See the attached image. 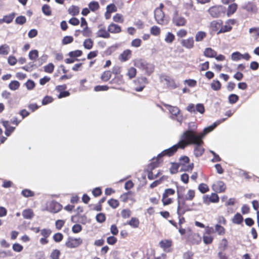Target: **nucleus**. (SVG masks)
<instances>
[{
    "label": "nucleus",
    "mask_w": 259,
    "mask_h": 259,
    "mask_svg": "<svg viewBox=\"0 0 259 259\" xmlns=\"http://www.w3.org/2000/svg\"><path fill=\"white\" fill-rule=\"evenodd\" d=\"M166 108L169 111V113L175 116H177L179 114L180 110L178 107L176 106H172L168 104H163Z\"/></svg>",
    "instance_id": "6ab92c4d"
},
{
    "label": "nucleus",
    "mask_w": 259,
    "mask_h": 259,
    "mask_svg": "<svg viewBox=\"0 0 259 259\" xmlns=\"http://www.w3.org/2000/svg\"><path fill=\"white\" fill-rule=\"evenodd\" d=\"M188 34L187 30L185 29H181L177 32V35L179 38H183L185 37Z\"/></svg>",
    "instance_id": "052dcab7"
},
{
    "label": "nucleus",
    "mask_w": 259,
    "mask_h": 259,
    "mask_svg": "<svg viewBox=\"0 0 259 259\" xmlns=\"http://www.w3.org/2000/svg\"><path fill=\"white\" fill-rule=\"evenodd\" d=\"M203 140L200 132L194 130H187L185 131L180 136L179 144L180 149H184L189 145L198 144Z\"/></svg>",
    "instance_id": "f257e3e1"
},
{
    "label": "nucleus",
    "mask_w": 259,
    "mask_h": 259,
    "mask_svg": "<svg viewBox=\"0 0 259 259\" xmlns=\"http://www.w3.org/2000/svg\"><path fill=\"white\" fill-rule=\"evenodd\" d=\"M236 22V21L235 19H228L225 22V25H224L223 23L222 24L221 29L219 31H218L217 34L226 33L231 31L232 29V25H234Z\"/></svg>",
    "instance_id": "39448f33"
},
{
    "label": "nucleus",
    "mask_w": 259,
    "mask_h": 259,
    "mask_svg": "<svg viewBox=\"0 0 259 259\" xmlns=\"http://www.w3.org/2000/svg\"><path fill=\"white\" fill-rule=\"evenodd\" d=\"M97 35L98 37L104 38H108L110 36L108 31H107L105 28H100L97 32Z\"/></svg>",
    "instance_id": "b1692460"
},
{
    "label": "nucleus",
    "mask_w": 259,
    "mask_h": 259,
    "mask_svg": "<svg viewBox=\"0 0 259 259\" xmlns=\"http://www.w3.org/2000/svg\"><path fill=\"white\" fill-rule=\"evenodd\" d=\"M146 62L142 59H138L135 61V65L140 69H144L146 66Z\"/></svg>",
    "instance_id": "ea45409f"
},
{
    "label": "nucleus",
    "mask_w": 259,
    "mask_h": 259,
    "mask_svg": "<svg viewBox=\"0 0 259 259\" xmlns=\"http://www.w3.org/2000/svg\"><path fill=\"white\" fill-rule=\"evenodd\" d=\"M175 193L174 189L171 188H168L165 190L163 195L164 197H168L169 196L174 195Z\"/></svg>",
    "instance_id": "bf43d9fd"
},
{
    "label": "nucleus",
    "mask_w": 259,
    "mask_h": 259,
    "mask_svg": "<svg viewBox=\"0 0 259 259\" xmlns=\"http://www.w3.org/2000/svg\"><path fill=\"white\" fill-rule=\"evenodd\" d=\"M179 142L176 145L172 146L170 148L163 151V156H171L174 155L177 151L178 149H180V146Z\"/></svg>",
    "instance_id": "9b49d317"
},
{
    "label": "nucleus",
    "mask_w": 259,
    "mask_h": 259,
    "mask_svg": "<svg viewBox=\"0 0 259 259\" xmlns=\"http://www.w3.org/2000/svg\"><path fill=\"white\" fill-rule=\"evenodd\" d=\"M173 23L177 26H184L187 23V20L184 17L176 16L173 19Z\"/></svg>",
    "instance_id": "2eb2a0df"
},
{
    "label": "nucleus",
    "mask_w": 259,
    "mask_h": 259,
    "mask_svg": "<svg viewBox=\"0 0 259 259\" xmlns=\"http://www.w3.org/2000/svg\"><path fill=\"white\" fill-rule=\"evenodd\" d=\"M162 156V153H160L158 155V157L156 158H153L152 162L148 166V178L149 179H153L154 177H156L158 174V172L156 171H153L155 167H157L158 165V160Z\"/></svg>",
    "instance_id": "7ed1b4c3"
},
{
    "label": "nucleus",
    "mask_w": 259,
    "mask_h": 259,
    "mask_svg": "<svg viewBox=\"0 0 259 259\" xmlns=\"http://www.w3.org/2000/svg\"><path fill=\"white\" fill-rule=\"evenodd\" d=\"M212 187L214 191L218 193L224 192L226 189L225 184L222 181L215 182L212 185Z\"/></svg>",
    "instance_id": "f8f14e48"
},
{
    "label": "nucleus",
    "mask_w": 259,
    "mask_h": 259,
    "mask_svg": "<svg viewBox=\"0 0 259 259\" xmlns=\"http://www.w3.org/2000/svg\"><path fill=\"white\" fill-rule=\"evenodd\" d=\"M54 68L55 66L54 64L52 63H50L44 67V71L46 72L51 73L53 72Z\"/></svg>",
    "instance_id": "3c124183"
},
{
    "label": "nucleus",
    "mask_w": 259,
    "mask_h": 259,
    "mask_svg": "<svg viewBox=\"0 0 259 259\" xmlns=\"http://www.w3.org/2000/svg\"><path fill=\"white\" fill-rule=\"evenodd\" d=\"M121 215L124 219H127L131 215V211L128 209H124L121 211Z\"/></svg>",
    "instance_id": "13d9d810"
},
{
    "label": "nucleus",
    "mask_w": 259,
    "mask_h": 259,
    "mask_svg": "<svg viewBox=\"0 0 259 259\" xmlns=\"http://www.w3.org/2000/svg\"><path fill=\"white\" fill-rule=\"evenodd\" d=\"M213 233H214V230L213 228L207 226L205 228V231L203 235H211Z\"/></svg>",
    "instance_id": "4d7b16f0"
},
{
    "label": "nucleus",
    "mask_w": 259,
    "mask_h": 259,
    "mask_svg": "<svg viewBox=\"0 0 259 259\" xmlns=\"http://www.w3.org/2000/svg\"><path fill=\"white\" fill-rule=\"evenodd\" d=\"M108 31L111 33H118L121 31V27L116 24L111 23L108 27Z\"/></svg>",
    "instance_id": "412c9836"
},
{
    "label": "nucleus",
    "mask_w": 259,
    "mask_h": 259,
    "mask_svg": "<svg viewBox=\"0 0 259 259\" xmlns=\"http://www.w3.org/2000/svg\"><path fill=\"white\" fill-rule=\"evenodd\" d=\"M229 103L233 104L236 103L239 100V97L236 94H231L229 96Z\"/></svg>",
    "instance_id": "5fc2aeb1"
},
{
    "label": "nucleus",
    "mask_w": 259,
    "mask_h": 259,
    "mask_svg": "<svg viewBox=\"0 0 259 259\" xmlns=\"http://www.w3.org/2000/svg\"><path fill=\"white\" fill-rule=\"evenodd\" d=\"M214 232H217L219 235L222 236L226 233L225 228L220 224L214 226Z\"/></svg>",
    "instance_id": "c85d7f7f"
},
{
    "label": "nucleus",
    "mask_w": 259,
    "mask_h": 259,
    "mask_svg": "<svg viewBox=\"0 0 259 259\" xmlns=\"http://www.w3.org/2000/svg\"><path fill=\"white\" fill-rule=\"evenodd\" d=\"M82 52L81 51L76 50L74 51H72V52H69L68 55L70 57L73 58V57H77L80 56L82 55Z\"/></svg>",
    "instance_id": "338daca9"
},
{
    "label": "nucleus",
    "mask_w": 259,
    "mask_h": 259,
    "mask_svg": "<svg viewBox=\"0 0 259 259\" xmlns=\"http://www.w3.org/2000/svg\"><path fill=\"white\" fill-rule=\"evenodd\" d=\"M15 17V13H13L7 15H5L2 19L3 23L9 24L12 22Z\"/></svg>",
    "instance_id": "2f4dec72"
},
{
    "label": "nucleus",
    "mask_w": 259,
    "mask_h": 259,
    "mask_svg": "<svg viewBox=\"0 0 259 259\" xmlns=\"http://www.w3.org/2000/svg\"><path fill=\"white\" fill-rule=\"evenodd\" d=\"M219 197L217 193H212L210 195H206L203 196V201L205 204L218 203L219 202Z\"/></svg>",
    "instance_id": "0eeeda50"
},
{
    "label": "nucleus",
    "mask_w": 259,
    "mask_h": 259,
    "mask_svg": "<svg viewBox=\"0 0 259 259\" xmlns=\"http://www.w3.org/2000/svg\"><path fill=\"white\" fill-rule=\"evenodd\" d=\"M202 238L198 233H194L192 235V242L193 244H198L201 241Z\"/></svg>",
    "instance_id": "a19ab883"
},
{
    "label": "nucleus",
    "mask_w": 259,
    "mask_h": 259,
    "mask_svg": "<svg viewBox=\"0 0 259 259\" xmlns=\"http://www.w3.org/2000/svg\"><path fill=\"white\" fill-rule=\"evenodd\" d=\"M203 140L201 141L198 144L194 145V154L196 157L202 156L204 153V148L203 147Z\"/></svg>",
    "instance_id": "9d476101"
},
{
    "label": "nucleus",
    "mask_w": 259,
    "mask_h": 259,
    "mask_svg": "<svg viewBox=\"0 0 259 259\" xmlns=\"http://www.w3.org/2000/svg\"><path fill=\"white\" fill-rule=\"evenodd\" d=\"M232 221L233 224L240 225L243 221V218L240 213L237 212L232 218Z\"/></svg>",
    "instance_id": "393cba45"
},
{
    "label": "nucleus",
    "mask_w": 259,
    "mask_h": 259,
    "mask_svg": "<svg viewBox=\"0 0 259 259\" xmlns=\"http://www.w3.org/2000/svg\"><path fill=\"white\" fill-rule=\"evenodd\" d=\"M222 24H223V21L222 20H214L212 21L210 24V28L213 32H217V33L221 29Z\"/></svg>",
    "instance_id": "4468645a"
},
{
    "label": "nucleus",
    "mask_w": 259,
    "mask_h": 259,
    "mask_svg": "<svg viewBox=\"0 0 259 259\" xmlns=\"http://www.w3.org/2000/svg\"><path fill=\"white\" fill-rule=\"evenodd\" d=\"M38 56V52L37 50H34L31 51L29 53V58L31 60H35Z\"/></svg>",
    "instance_id": "864d4df0"
},
{
    "label": "nucleus",
    "mask_w": 259,
    "mask_h": 259,
    "mask_svg": "<svg viewBox=\"0 0 259 259\" xmlns=\"http://www.w3.org/2000/svg\"><path fill=\"white\" fill-rule=\"evenodd\" d=\"M172 241L170 239H165L163 240V250L167 252H169L172 250Z\"/></svg>",
    "instance_id": "f3484780"
},
{
    "label": "nucleus",
    "mask_w": 259,
    "mask_h": 259,
    "mask_svg": "<svg viewBox=\"0 0 259 259\" xmlns=\"http://www.w3.org/2000/svg\"><path fill=\"white\" fill-rule=\"evenodd\" d=\"M175 39V36L171 32H168L164 38L165 41L169 44H171Z\"/></svg>",
    "instance_id": "de8ad7c7"
},
{
    "label": "nucleus",
    "mask_w": 259,
    "mask_h": 259,
    "mask_svg": "<svg viewBox=\"0 0 259 259\" xmlns=\"http://www.w3.org/2000/svg\"><path fill=\"white\" fill-rule=\"evenodd\" d=\"M136 69L134 67H131L127 71V75L130 79L134 77L136 74Z\"/></svg>",
    "instance_id": "0e129e2a"
},
{
    "label": "nucleus",
    "mask_w": 259,
    "mask_h": 259,
    "mask_svg": "<svg viewBox=\"0 0 259 259\" xmlns=\"http://www.w3.org/2000/svg\"><path fill=\"white\" fill-rule=\"evenodd\" d=\"M207 36L205 32L202 31H198L195 35L196 41H202Z\"/></svg>",
    "instance_id": "c756f323"
},
{
    "label": "nucleus",
    "mask_w": 259,
    "mask_h": 259,
    "mask_svg": "<svg viewBox=\"0 0 259 259\" xmlns=\"http://www.w3.org/2000/svg\"><path fill=\"white\" fill-rule=\"evenodd\" d=\"M151 34L157 36L160 34L161 30L159 27L156 26H152L150 29Z\"/></svg>",
    "instance_id": "09e8293b"
},
{
    "label": "nucleus",
    "mask_w": 259,
    "mask_h": 259,
    "mask_svg": "<svg viewBox=\"0 0 259 259\" xmlns=\"http://www.w3.org/2000/svg\"><path fill=\"white\" fill-rule=\"evenodd\" d=\"M60 255V251L58 249H54L52 251L50 257L52 259H59Z\"/></svg>",
    "instance_id": "680f3d73"
},
{
    "label": "nucleus",
    "mask_w": 259,
    "mask_h": 259,
    "mask_svg": "<svg viewBox=\"0 0 259 259\" xmlns=\"http://www.w3.org/2000/svg\"><path fill=\"white\" fill-rule=\"evenodd\" d=\"M228 247V241L226 238H223L219 245V248L221 251H225L226 250Z\"/></svg>",
    "instance_id": "473e14b6"
},
{
    "label": "nucleus",
    "mask_w": 259,
    "mask_h": 259,
    "mask_svg": "<svg viewBox=\"0 0 259 259\" xmlns=\"http://www.w3.org/2000/svg\"><path fill=\"white\" fill-rule=\"evenodd\" d=\"M186 199L183 196V194L178 191V213L183 214L186 211L190 210L189 205L186 203Z\"/></svg>",
    "instance_id": "f03ea898"
},
{
    "label": "nucleus",
    "mask_w": 259,
    "mask_h": 259,
    "mask_svg": "<svg viewBox=\"0 0 259 259\" xmlns=\"http://www.w3.org/2000/svg\"><path fill=\"white\" fill-rule=\"evenodd\" d=\"M190 162L189 158L187 156H183L179 159L180 165H182L185 166L184 168V170L187 171H191L194 167V164L193 163L188 165H185L186 164L189 163Z\"/></svg>",
    "instance_id": "423d86ee"
},
{
    "label": "nucleus",
    "mask_w": 259,
    "mask_h": 259,
    "mask_svg": "<svg viewBox=\"0 0 259 259\" xmlns=\"http://www.w3.org/2000/svg\"><path fill=\"white\" fill-rule=\"evenodd\" d=\"M183 196L184 198L187 201H192L195 196V191L194 190L189 189L187 191L186 195L183 194Z\"/></svg>",
    "instance_id": "a878e982"
},
{
    "label": "nucleus",
    "mask_w": 259,
    "mask_h": 259,
    "mask_svg": "<svg viewBox=\"0 0 259 259\" xmlns=\"http://www.w3.org/2000/svg\"><path fill=\"white\" fill-rule=\"evenodd\" d=\"M90 10L93 12H95L99 9L100 6L98 2L92 1L88 5Z\"/></svg>",
    "instance_id": "4c0bfd02"
},
{
    "label": "nucleus",
    "mask_w": 259,
    "mask_h": 259,
    "mask_svg": "<svg viewBox=\"0 0 259 259\" xmlns=\"http://www.w3.org/2000/svg\"><path fill=\"white\" fill-rule=\"evenodd\" d=\"M26 21V19L25 17L23 16H20L17 17L15 19V22L18 24L22 25L24 24Z\"/></svg>",
    "instance_id": "774afa93"
},
{
    "label": "nucleus",
    "mask_w": 259,
    "mask_h": 259,
    "mask_svg": "<svg viewBox=\"0 0 259 259\" xmlns=\"http://www.w3.org/2000/svg\"><path fill=\"white\" fill-rule=\"evenodd\" d=\"M22 215L24 219H31L33 217V211L30 209H25L22 212Z\"/></svg>",
    "instance_id": "f704fd0d"
},
{
    "label": "nucleus",
    "mask_w": 259,
    "mask_h": 259,
    "mask_svg": "<svg viewBox=\"0 0 259 259\" xmlns=\"http://www.w3.org/2000/svg\"><path fill=\"white\" fill-rule=\"evenodd\" d=\"M203 241L206 245H209L212 243L214 237L212 235H203Z\"/></svg>",
    "instance_id": "c9c22d12"
},
{
    "label": "nucleus",
    "mask_w": 259,
    "mask_h": 259,
    "mask_svg": "<svg viewBox=\"0 0 259 259\" xmlns=\"http://www.w3.org/2000/svg\"><path fill=\"white\" fill-rule=\"evenodd\" d=\"M203 54L207 58H214L217 55V52L211 48H207L204 50Z\"/></svg>",
    "instance_id": "5701e85b"
},
{
    "label": "nucleus",
    "mask_w": 259,
    "mask_h": 259,
    "mask_svg": "<svg viewBox=\"0 0 259 259\" xmlns=\"http://www.w3.org/2000/svg\"><path fill=\"white\" fill-rule=\"evenodd\" d=\"M180 164L178 163H172L170 167V171L171 174H176L180 167Z\"/></svg>",
    "instance_id": "8fccbe9b"
},
{
    "label": "nucleus",
    "mask_w": 259,
    "mask_h": 259,
    "mask_svg": "<svg viewBox=\"0 0 259 259\" xmlns=\"http://www.w3.org/2000/svg\"><path fill=\"white\" fill-rule=\"evenodd\" d=\"M108 204L113 208H116L119 205L118 200L114 199H111L108 201Z\"/></svg>",
    "instance_id": "e2e57ef3"
},
{
    "label": "nucleus",
    "mask_w": 259,
    "mask_h": 259,
    "mask_svg": "<svg viewBox=\"0 0 259 259\" xmlns=\"http://www.w3.org/2000/svg\"><path fill=\"white\" fill-rule=\"evenodd\" d=\"M136 82L140 83L141 85L140 87L136 88L135 90L137 92H141L143 90L145 84L147 83V79L145 77H142L139 78Z\"/></svg>",
    "instance_id": "cd10ccee"
},
{
    "label": "nucleus",
    "mask_w": 259,
    "mask_h": 259,
    "mask_svg": "<svg viewBox=\"0 0 259 259\" xmlns=\"http://www.w3.org/2000/svg\"><path fill=\"white\" fill-rule=\"evenodd\" d=\"M216 126L217 124L214 123L213 125L205 127L202 131L200 132V133L202 136V139H203L205 136L208 133L213 131Z\"/></svg>",
    "instance_id": "bb28decb"
},
{
    "label": "nucleus",
    "mask_w": 259,
    "mask_h": 259,
    "mask_svg": "<svg viewBox=\"0 0 259 259\" xmlns=\"http://www.w3.org/2000/svg\"><path fill=\"white\" fill-rule=\"evenodd\" d=\"M231 59L233 61H239L242 59V54L239 52H236L232 54Z\"/></svg>",
    "instance_id": "603ef678"
},
{
    "label": "nucleus",
    "mask_w": 259,
    "mask_h": 259,
    "mask_svg": "<svg viewBox=\"0 0 259 259\" xmlns=\"http://www.w3.org/2000/svg\"><path fill=\"white\" fill-rule=\"evenodd\" d=\"M210 87L213 91H218L221 89L222 84L219 80H213L210 84Z\"/></svg>",
    "instance_id": "72a5a7b5"
},
{
    "label": "nucleus",
    "mask_w": 259,
    "mask_h": 259,
    "mask_svg": "<svg viewBox=\"0 0 259 259\" xmlns=\"http://www.w3.org/2000/svg\"><path fill=\"white\" fill-rule=\"evenodd\" d=\"M198 189L202 194L205 193L209 191V188L207 184L205 183H201L198 185Z\"/></svg>",
    "instance_id": "e433bc0d"
},
{
    "label": "nucleus",
    "mask_w": 259,
    "mask_h": 259,
    "mask_svg": "<svg viewBox=\"0 0 259 259\" xmlns=\"http://www.w3.org/2000/svg\"><path fill=\"white\" fill-rule=\"evenodd\" d=\"M82 243L80 238H69L66 242V245L68 248H75L78 247Z\"/></svg>",
    "instance_id": "6e6552de"
},
{
    "label": "nucleus",
    "mask_w": 259,
    "mask_h": 259,
    "mask_svg": "<svg viewBox=\"0 0 259 259\" xmlns=\"http://www.w3.org/2000/svg\"><path fill=\"white\" fill-rule=\"evenodd\" d=\"M42 12L46 16H50L51 15V10L50 7L48 5H45L42 7Z\"/></svg>",
    "instance_id": "6e6d98bb"
},
{
    "label": "nucleus",
    "mask_w": 259,
    "mask_h": 259,
    "mask_svg": "<svg viewBox=\"0 0 259 259\" xmlns=\"http://www.w3.org/2000/svg\"><path fill=\"white\" fill-rule=\"evenodd\" d=\"M111 74L110 71H104L101 76V79L104 81H107L111 78Z\"/></svg>",
    "instance_id": "c03bdc74"
},
{
    "label": "nucleus",
    "mask_w": 259,
    "mask_h": 259,
    "mask_svg": "<svg viewBox=\"0 0 259 259\" xmlns=\"http://www.w3.org/2000/svg\"><path fill=\"white\" fill-rule=\"evenodd\" d=\"M61 208V205L56 201H52L48 206L49 211L53 213H57L59 212Z\"/></svg>",
    "instance_id": "ddd939ff"
},
{
    "label": "nucleus",
    "mask_w": 259,
    "mask_h": 259,
    "mask_svg": "<svg viewBox=\"0 0 259 259\" xmlns=\"http://www.w3.org/2000/svg\"><path fill=\"white\" fill-rule=\"evenodd\" d=\"M79 8L78 6L72 5L68 9V13L72 16L77 15L79 13Z\"/></svg>",
    "instance_id": "7c9ffc66"
},
{
    "label": "nucleus",
    "mask_w": 259,
    "mask_h": 259,
    "mask_svg": "<svg viewBox=\"0 0 259 259\" xmlns=\"http://www.w3.org/2000/svg\"><path fill=\"white\" fill-rule=\"evenodd\" d=\"M19 87L20 83L17 80L12 81L9 85L10 89L12 91H15L17 90Z\"/></svg>",
    "instance_id": "49530a36"
},
{
    "label": "nucleus",
    "mask_w": 259,
    "mask_h": 259,
    "mask_svg": "<svg viewBox=\"0 0 259 259\" xmlns=\"http://www.w3.org/2000/svg\"><path fill=\"white\" fill-rule=\"evenodd\" d=\"M131 51L130 50H126L120 54L119 59L122 62L126 61L131 58Z\"/></svg>",
    "instance_id": "4be33fe9"
},
{
    "label": "nucleus",
    "mask_w": 259,
    "mask_h": 259,
    "mask_svg": "<svg viewBox=\"0 0 259 259\" xmlns=\"http://www.w3.org/2000/svg\"><path fill=\"white\" fill-rule=\"evenodd\" d=\"M180 42L182 47L187 49H192L194 47V39L192 36L182 39Z\"/></svg>",
    "instance_id": "1a4fd4ad"
},
{
    "label": "nucleus",
    "mask_w": 259,
    "mask_h": 259,
    "mask_svg": "<svg viewBox=\"0 0 259 259\" xmlns=\"http://www.w3.org/2000/svg\"><path fill=\"white\" fill-rule=\"evenodd\" d=\"M129 225L133 228H137L139 224V221L138 219L136 218H132L131 220L126 223L125 225Z\"/></svg>",
    "instance_id": "79ce46f5"
},
{
    "label": "nucleus",
    "mask_w": 259,
    "mask_h": 259,
    "mask_svg": "<svg viewBox=\"0 0 259 259\" xmlns=\"http://www.w3.org/2000/svg\"><path fill=\"white\" fill-rule=\"evenodd\" d=\"M93 46V41L90 39H86L83 41V47L85 49L90 50L92 48Z\"/></svg>",
    "instance_id": "a18cd8bd"
},
{
    "label": "nucleus",
    "mask_w": 259,
    "mask_h": 259,
    "mask_svg": "<svg viewBox=\"0 0 259 259\" xmlns=\"http://www.w3.org/2000/svg\"><path fill=\"white\" fill-rule=\"evenodd\" d=\"M113 20L115 22L122 23L124 21L122 15L120 14H116L113 17Z\"/></svg>",
    "instance_id": "69168bd1"
},
{
    "label": "nucleus",
    "mask_w": 259,
    "mask_h": 259,
    "mask_svg": "<svg viewBox=\"0 0 259 259\" xmlns=\"http://www.w3.org/2000/svg\"><path fill=\"white\" fill-rule=\"evenodd\" d=\"M10 52V47L7 44H4L0 46V54L6 55L9 54Z\"/></svg>",
    "instance_id": "58836bf2"
},
{
    "label": "nucleus",
    "mask_w": 259,
    "mask_h": 259,
    "mask_svg": "<svg viewBox=\"0 0 259 259\" xmlns=\"http://www.w3.org/2000/svg\"><path fill=\"white\" fill-rule=\"evenodd\" d=\"M243 9L248 12L254 13L257 10L256 6L252 3L249 2L245 4Z\"/></svg>",
    "instance_id": "aec40b11"
},
{
    "label": "nucleus",
    "mask_w": 259,
    "mask_h": 259,
    "mask_svg": "<svg viewBox=\"0 0 259 259\" xmlns=\"http://www.w3.org/2000/svg\"><path fill=\"white\" fill-rule=\"evenodd\" d=\"M154 17L155 20L158 24L162 23V3L159 5V8H157L154 12Z\"/></svg>",
    "instance_id": "dca6fc26"
},
{
    "label": "nucleus",
    "mask_w": 259,
    "mask_h": 259,
    "mask_svg": "<svg viewBox=\"0 0 259 259\" xmlns=\"http://www.w3.org/2000/svg\"><path fill=\"white\" fill-rule=\"evenodd\" d=\"M238 7V5L235 3H233L229 5L227 10V16L228 17H230L233 15L236 12Z\"/></svg>",
    "instance_id": "a211bd4d"
},
{
    "label": "nucleus",
    "mask_w": 259,
    "mask_h": 259,
    "mask_svg": "<svg viewBox=\"0 0 259 259\" xmlns=\"http://www.w3.org/2000/svg\"><path fill=\"white\" fill-rule=\"evenodd\" d=\"M225 12V8L221 5L214 6L210 7L208 10L210 15L214 18L221 16L222 14Z\"/></svg>",
    "instance_id": "20e7f679"
},
{
    "label": "nucleus",
    "mask_w": 259,
    "mask_h": 259,
    "mask_svg": "<svg viewBox=\"0 0 259 259\" xmlns=\"http://www.w3.org/2000/svg\"><path fill=\"white\" fill-rule=\"evenodd\" d=\"M164 80L165 81V84L168 88H175L176 87V84L174 79L169 77H166L164 78Z\"/></svg>",
    "instance_id": "37998d69"
}]
</instances>
